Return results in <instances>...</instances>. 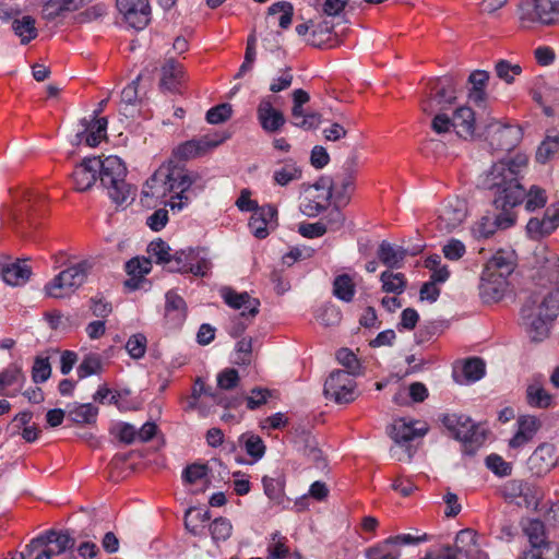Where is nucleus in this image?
Here are the masks:
<instances>
[{
  "label": "nucleus",
  "instance_id": "1",
  "mask_svg": "<svg viewBox=\"0 0 559 559\" xmlns=\"http://www.w3.org/2000/svg\"><path fill=\"white\" fill-rule=\"evenodd\" d=\"M484 186L492 193V203L496 209L508 211L522 203L526 198L525 209L535 211L547 202L546 191L532 186L528 192L521 185L514 163H497L484 179Z\"/></svg>",
  "mask_w": 559,
  "mask_h": 559
},
{
  "label": "nucleus",
  "instance_id": "2",
  "mask_svg": "<svg viewBox=\"0 0 559 559\" xmlns=\"http://www.w3.org/2000/svg\"><path fill=\"white\" fill-rule=\"evenodd\" d=\"M200 179L197 173L176 165H162L144 183L142 201L150 205V200L165 203L173 211H181L190 202L188 192Z\"/></svg>",
  "mask_w": 559,
  "mask_h": 559
},
{
  "label": "nucleus",
  "instance_id": "3",
  "mask_svg": "<svg viewBox=\"0 0 559 559\" xmlns=\"http://www.w3.org/2000/svg\"><path fill=\"white\" fill-rule=\"evenodd\" d=\"M558 312L559 289L543 296L534 293L527 297L521 309V319L533 341L547 336L548 324L557 318Z\"/></svg>",
  "mask_w": 559,
  "mask_h": 559
},
{
  "label": "nucleus",
  "instance_id": "4",
  "mask_svg": "<svg viewBox=\"0 0 559 559\" xmlns=\"http://www.w3.org/2000/svg\"><path fill=\"white\" fill-rule=\"evenodd\" d=\"M99 165L98 179L111 201L117 205L133 201L136 189L126 181L127 167L121 158L115 155L99 157Z\"/></svg>",
  "mask_w": 559,
  "mask_h": 559
},
{
  "label": "nucleus",
  "instance_id": "5",
  "mask_svg": "<svg viewBox=\"0 0 559 559\" xmlns=\"http://www.w3.org/2000/svg\"><path fill=\"white\" fill-rule=\"evenodd\" d=\"M428 430L429 427L425 423L417 420L407 421L405 418L395 419L392 424L390 437L395 442L396 447L391 448V456L401 462H411L415 450L409 442L415 438L424 437Z\"/></svg>",
  "mask_w": 559,
  "mask_h": 559
},
{
  "label": "nucleus",
  "instance_id": "6",
  "mask_svg": "<svg viewBox=\"0 0 559 559\" xmlns=\"http://www.w3.org/2000/svg\"><path fill=\"white\" fill-rule=\"evenodd\" d=\"M87 260L69 266L45 285V293L52 298H64L83 285L92 270Z\"/></svg>",
  "mask_w": 559,
  "mask_h": 559
},
{
  "label": "nucleus",
  "instance_id": "7",
  "mask_svg": "<svg viewBox=\"0 0 559 559\" xmlns=\"http://www.w3.org/2000/svg\"><path fill=\"white\" fill-rule=\"evenodd\" d=\"M212 263L202 249H181L171 253L166 265L169 272L191 273L195 276L207 275Z\"/></svg>",
  "mask_w": 559,
  "mask_h": 559
},
{
  "label": "nucleus",
  "instance_id": "8",
  "mask_svg": "<svg viewBox=\"0 0 559 559\" xmlns=\"http://www.w3.org/2000/svg\"><path fill=\"white\" fill-rule=\"evenodd\" d=\"M481 135L495 151H511L521 140L522 132L518 126L491 120L486 123Z\"/></svg>",
  "mask_w": 559,
  "mask_h": 559
},
{
  "label": "nucleus",
  "instance_id": "9",
  "mask_svg": "<svg viewBox=\"0 0 559 559\" xmlns=\"http://www.w3.org/2000/svg\"><path fill=\"white\" fill-rule=\"evenodd\" d=\"M428 539L427 534L414 536L412 534H399L391 536L366 550L367 559H399L401 557V547L407 545H417Z\"/></svg>",
  "mask_w": 559,
  "mask_h": 559
},
{
  "label": "nucleus",
  "instance_id": "10",
  "mask_svg": "<svg viewBox=\"0 0 559 559\" xmlns=\"http://www.w3.org/2000/svg\"><path fill=\"white\" fill-rule=\"evenodd\" d=\"M440 420L453 438L459 441L480 444L485 440L484 432L465 415L444 414Z\"/></svg>",
  "mask_w": 559,
  "mask_h": 559
},
{
  "label": "nucleus",
  "instance_id": "11",
  "mask_svg": "<svg viewBox=\"0 0 559 559\" xmlns=\"http://www.w3.org/2000/svg\"><path fill=\"white\" fill-rule=\"evenodd\" d=\"M520 20L524 26L538 22L551 24L559 21V0H534L521 8Z\"/></svg>",
  "mask_w": 559,
  "mask_h": 559
},
{
  "label": "nucleus",
  "instance_id": "12",
  "mask_svg": "<svg viewBox=\"0 0 559 559\" xmlns=\"http://www.w3.org/2000/svg\"><path fill=\"white\" fill-rule=\"evenodd\" d=\"M355 388L356 383L349 372L335 370L324 383V395L338 404L349 403L356 397Z\"/></svg>",
  "mask_w": 559,
  "mask_h": 559
},
{
  "label": "nucleus",
  "instance_id": "13",
  "mask_svg": "<svg viewBox=\"0 0 559 559\" xmlns=\"http://www.w3.org/2000/svg\"><path fill=\"white\" fill-rule=\"evenodd\" d=\"M456 82L453 76L444 75L437 78L430 82L431 92L433 96L423 102L421 109L426 114H431L435 110V103L442 109L447 105H451L456 99Z\"/></svg>",
  "mask_w": 559,
  "mask_h": 559
},
{
  "label": "nucleus",
  "instance_id": "14",
  "mask_svg": "<svg viewBox=\"0 0 559 559\" xmlns=\"http://www.w3.org/2000/svg\"><path fill=\"white\" fill-rule=\"evenodd\" d=\"M467 217V203L459 198L450 199L440 209L437 227L440 231H454Z\"/></svg>",
  "mask_w": 559,
  "mask_h": 559
},
{
  "label": "nucleus",
  "instance_id": "15",
  "mask_svg": "<svg viewBox=\"0 0 559 559\" xmlns=\"http://www.w3.org/2000/svg\"><path fill=\"white\" fill-rule=\"evenodd\" d=\"M117 8L129 26L134 29H143L151 20L148 0H117Z\"/></svg>",
  "mask_w": 559,
  "mask_h": 559
},
{
  "label": "nucleus",
  "instance_id": "16",
  "mask_svg": "<svg viewBox=\"0 0 559 559\" xmlns=\"http://www.w3.org/2000/svg\"><path fill=\"white\" fill-rule=\"evenodd\" d=\"M226 140V136L207 134L200 139L189 140L174 150V155L179 159L188 160L204 155L212 148L217 147Z\"/></svg>",
  "mask_w": 559,
  "mask_h": 559
},
{
  "label": "nucleus",
  "instance_id": "17",
  "mask_svg": "<svg viewBox=\"0 0 559 559\" xmlns=\"http://www.w3.org/2000/svg\"><path fill=\"white\" fill-rule=\"evenodd\" d=\"M513 224L514 218L510 213L502 211V213L497 216L485 215L480 217L471 226V234L476 240L488 239L493 236L498 228H509Z\"/></svg>",
  "mask_w": 559,
  "mask_h": 559
},
{
  "label": "nucleus",
  "instance_id": "18",
  "mask_svg": "<svg viewBox=\"0 0 559 559\" xmlns=\"http://www.w3.org/2000/svg\"><path fill=\"white\" fill-rule=\"evenodd\" d=\"M49 544H55L57 547L56 554L61 555L68 550H71L75 546V538L72 537L68 531H47L45 534L33 538L28 545H26V551L33 554L40 547H47Z\"/></svg>",
  "mask_w": 559,
  "mask_h": 559
},
{
  "label": "nucleus",
  "instance_id": "19",
  "mask_svg": "<svg viewBox=\"0 0 559 559\" xmlns=\"http://www.w3.org/2000/svg\"><path fill=\"white\" fill-rule=\"evenodd\" d=\"M257 118L261 128L267 133L278 132L286 122L284 114L273 106L270 96L261 98L257 108Z\"/></svg>",
  "mask_w": 559,
  "mask_h": 559
},
{
  "label": "nucleus",
  "instance_id": "20",
  "mask_svg": "<svg viewBox=\"0 0 559 559\" xmlns=\"http://www.w3.org/2000/svg\"><path fill=\"white\" fill-rule=\"evenodd\" d=\"M99 157H85L75 166L72 173V179L78 191L90 190L98 179Z\"/></svg>",
  "mask_w": 559,
  "mask_h": 559
},
{
  "label": "nucleus",
  "instance_id": "21",
  "mask_svg": "<svg viewBox=\"0 0 559 559\" xmlns=\"http://www.w3.org/2000/svg\"><path fill=\"white\" fill-rule=\"evenodd\" d=\"M508 278L483 270L479 283V296L485 304L501 300L508 289Z\"/></svg>",
  "mask_w": 559,
  "mask_h": 559
},
{
  "label": "nucleus",
  "instance_id": "22",
  "mask_svg": "<svg viewBox=\"0 0 559 559\" xmlns=\"http://www.w3.org/2000/svg\"><path fill=\"white\" fill-rule=\"evenodd\" d=\"M224 301L234 309H241L240 318H254L259 313L260 301L247 292L238 293L229 287L222 290Z\"/></svg>",
  "mask_w": 559,
  "mask_h": 559
},
{
  "label": "nucleus",
  "instance_id": "23",
  "mask_svg": "<svg viewBox=\"0 0 559 559\" xmlns=\"http://www.w3.org/2000/svg\"><path fill=\"white\" fill-rule=\"evenodd\" d=\"M558 462L559 456L556 455L555 445L551 443H543L531 454L527 464L532 473L540 476L548 473Z\"/></svg>",
  "mask_w": 559,
  "mask_h": 559
},
{
  "label": "nucleus",
  "instance_id": "24",
  "mask_svg": "<svg viewBox=\"0 0 559 559\" xmlns=\"http://www.w3.org/2000/svg\"><path fill=\"white\" fill-rule=\"evenodd\" d=\"M26 377L17 362L9 365L0 372V396H15L24 386Z\"/></svg>",
  "mask_w": 559,
  "mask_h": 559
},
{
  "label": "nucleus",
  "instance_id": "25",
  "mask_svg": "<svg viewBox=\"0 0 559 559\" xmlns=\"http://www.w3.org/2000/svg\"><path fill=\"white\" fill-rule=\"evenodd\" d=\"M559 226V209L548 207L543 218L533 217L526 225L528 235L538 239L551 234Z\"/></svg>",
  "mask_w": 559,
  "mask_h": 559
},
{
  "label": "nucleus",
  "instance_id": "26",
  "mask_svg": "<svg viewBox=\"0 0 559 559\" xmlns=\"http://www.w3.org/2000/svg\"><path fill=\"white\" fill-rule=\"evenodd\" d=\"M277 210L271 204L261 206L255 211L249 221V228L252 235L259 239H264L269 236V226L275 223Z\"/></svg>",
  "mask_w": 559,
  "mask_h": 559
},
{
  "label": "nucleus",
  "instance_id": "27",
  "mask_svg": "<svg viewBox=\"0 0 559 559\" xmlns=\"http://www.w3.org/2000/svg\"><path fill=\"white\" fill-rule=\"evenodd\" d=\"M535 260L540 278H546L550 283L559 282V257L556 253L542 248L535 252Z\"/></svg>",
  "mask_w": 559,
  "mask_h": 559
},
{
  "label": "nucleus",
  "instance_id": "28",
  "mask_svg": "<svg viewBox=\"0 0 559 559\" xmlns=\"http://www.w3.org/2000/svg\"><path fill=\"white\" fill-rule=\"evenodd\" d=\"M183 78L182 64L173 58L166 59L160 69L159 86L169 92H177Z\"/></svg>",
  "mask_w": 559,
  "mask_h": 559
},
{
  "label": "nucleus",
  "instance_id": "29",
  "mask_svg": "<svg viewBox=\"0 0 559 559\" xmlns=\"http://www.w3.org/2000/svg\"><path fill=\"white\" fill-rule=\"evenodd\" d=\"M515 265L513 251L499 250L489 259L484 270L508 278L513 273Z\"/></svg>",
  "mask_w": 559,
  "mask_h": 559
},
{
  "label": "nucleus",
  "instance_id": "30",
  "mask_svg": "<svg viewBox=\"0 0 559 559\" xmlns=\"http://www.w3.org/2000/svg\"><path fill=\"white\" fill-rule=\"evenodd\" d=\"M31 275L32 269L26 263V260H17L1 269L3 281L11 286L24 285L29 280Z\"/></svg>",
  "mask_w": 559,
  "mask_h": 559
},
{
  "label": "nucleus",
  "instance_id": "31",
  "mask_svg": "<svg viewBox=\"0 0 559 559\" xmlns=\"http://www.w3.org/2000/svg\"><path fill=\"white\" fill-rule=\"evenodd\" d=\"M453 129L460 138L468 139L475 134V114L467 106L459 107L453 114Z\"/></svg>",
  "mask_w": 559,
  "mask_h": 559
},
{
  "label": "nucleus",
  "instance_id": "32",
  "mask_svg": "<svg viewBox=\"0 0 559 559\" xmlns=\"http://www.w3.org/2000/svg\"><path fill=\"white\" fill-rule=\"evenodd\" d=\"M377 253L379 260L385 266L389 269H400L403 266L407 250L383 240L380 242Z\"/></svg>",
  "mask_w": 559,
  "mask_h": 559
},
{
  "label": "nucleus",
  "instance_id": "33",
  "mask_svg": "<svg viewBox=\"0 0 559 559\" xmlns=\"http://www.w3.org/2000/svg\"><path fill=\"white\" fill-rule=\"evenodd\" d=\"M519 429L513 438L510 439L509 445L513 449L521 448L528 443L538 429V420L534 416H525L518 420Z\"/></svg>",
  "mask_w": 559,
  "mask_h": 559
},
{
  "label": "nucleus",
  "instance_id": "34",
  "mask_svg": "<svg viewBox=\"0 0 559 559\" xmlns=\"http://www.w3.org/2000/svg\"><path fill=\"white\" fill-rule=\"evenodd\" d=\"M165 316L174 323L180 325L187 317V305L181 296L174 292H168L165 296Z\"/></svg>",
  "mask_w": 559,
  "mask_h": 559
},
{
  "label": "nucleus",
  "instance_id": "35",
  "mask_svg": "<svg viewBox=\"0 0 559 559\" xmlns=\"http://www.w3.org/2000/svg\"><path fill=\"white\" fill-rule=\"evenodd\" d=\"M522 528L533 548L548 546L546 543L545 525L540 520L527 519L522 522Z\"/></svg>",
  "mask_w": 559,
  "mask_h": 559
},
{
  "label": "nucleus",
  "instance_id": "36",
  "mask_svg": "<svg viewBox=\"0 0 559 559\" xmlns=\"http://www.w3.org/2000/svg\"><path fill=\"white\" fill-rule=\"evenodd\" d=\"M84 126V131L76 134L78 141H81V136L84 132L88 131L86 134V144L91 147L97 146L102 139L106 136V130H107V119L106 118H99L95 119L92 126L87 123L86 120L82 121Z\"/></svg>",
  "mask_w": 559,
  "mask_h": 559
},
{
  "label": "nucleus",
  "instance_id": "37",
  "mask_svg": "<svg viewBox=\"0 0 559 559\" xmlns=\"http://www.w3.org/2000/svg\"><path fill=\"white\" fill-rule=\"evenodd\" d=\"M98 408L91 403L69 405L68 417L75 424H92L96 420Z\"/></svg>",
  "mask_w": 559,
  "mask_h": 559
},
{
  "label": "nucleus",
  "instance_id": "38",
  "mask_svg": "<svg viewBox=\"0 0 559 559\" xmlns=\"http://www.w3.org/2000/svg\"><path fill=\"white\" fill-rule=\"evenodd\" d=\"M12 29L15 35L20 37L21 44H28L37 37V28L35 27V19L29 15H24L21 19H15L12 22Z\"/></svg>",
  "mask_w": 559,
  "mask_h": 559
},
{
  "label": "nucleus",
  "instance_id": "39",
  "mask_svg": "<svg viewBox=\"0 0 559 559\" xmlns=\"http://www.w3.org/2000/svg\"><path fill=\"white\" fill-rule=\"evenodd\" d=\"M489 80V74L484 70H475L469 74L468 82L473 85L468 98L475 104H481L486 98L484 87Z\"/></svg>",
  "mask_w": 559,
  "mask_h": 559
},
{
  "label": "nucleus",
  "instance_id": "40",
  "mask_svg": "<svg viewBox=\"0 0 559 559\" xmlns=\"http://www.w3.org/2000/svg\"><path fill=\"white\" fill-rule=\"evenodd\" d=\"M141 76H136L131 83H129L121 92V107L120 114L126 117L133 115V107L139 102L138 87Z\"/></svg>",
  "mask_w": 559,
  "mask_h": 559
},
{
  "label": "nucleus",
  "instance_id": "41",
  "mask_svg": "<svg viewBox=\"0 0 559 559\" xmlns=\"http://www.w3.org/2000/svg\"><path fill=\"white\" fill-rule=\"evenodd\" d=\"M380 281L382 283V290L388 294L401 295L407 285L403 273H393L389 270L381 273Z\"/></svg>",
  "mask_w": 559,
  "mask_h": 559
},
{
  "label": "nucleus",
  "instance_id": "42",
  "mask_svg": "<svg viewBox=\"0 0 559 559\" xmlns=\"http://www.w3.org/2000/svg\"><path fill=\"white\" fill-rule=\"evenodd\" d=\"M356 287L348 274H341L334 278L333 295L342 301L350 302L355 296Z\"/></svg>",
  "mask_w": 559,
  "mask_h": 559
},
{
  "label": "nucleus",
  "instance_id": "43",
  "mask_svg": "<svg viewBox=\"0 0 559 559\" xmlns=\"http://www.w3.org/2000/svg\"><path fill=\"white\" fill-rule=\"evenodd\" d=\"M264 493L274 503L280 504L284 499V479L276 473L275 476H264L262 478Z\"/></svg>",
  "mask_w": 559,
  "mask_h": 559
},
{
  "label": "nucleus",
  "instance_id": "44",
  "mask_svg": "<svg viewBox=\"0 0 559 559\" xmlns=\"http://www.w3.org/2000/svg\"><path fill=\"white\" fill-rule=\"evenodd\" d=\"M526 401L530 406L547 408L551 405L552 396L539 384H530L526 389Z\"/></svg>",
  "mask_w": 559,
  "mask_h": 559
},
{
  "label": "nucleus",
  "instance_id": "45",
  "mask_svg": "<svg viewBox=\"0 0 559 559\" xmlns=\"http://www.w3.org/2000/svg\"><path fill=\"white\" fill-rule=\"evenodd\" d=\"M287 542V537L283 536L280 532L273 533L267 544V559H288L289 548Z\"/></svg>",
  "mask_w": 559,
  "mask_h": 559
},
{
  "label": "nucleus",
  "instance_id": "46",
  "mask_svg": "<svg viewBox=\"0 0 559 559\" xmlns=\"http://www.w3.org/2000/svg\"><path fill=\"white\" fill-rule=\"evenodd\" d=\"M296 445L299 452L313 462L322 459L321 450L318 448L316 439L309 433L302 432L296 440Z\"/></svg>",
  "mask_w": 559,
  "mask_h": 559
},
{
  "label": "nucleus",
  "instance_id": "47",
  "mask_svg": "<svg viewBox=\"0 0 559 559\" xmlns=\"http://www.w3.org/2000/svg\"><path fill=\"white\" fill-rule=\"evenodd\" d=\"M300 178L301 169L293 160L286 162L285 165L282 168L276 169L273 175L274 181L282 187Z\"/></svg>",
  "mask_w": 559,
  "mask_h": 559
},
{
  "label": "nucleus",
  "instance_id": "48",
  "mask_svg": "<svg viewBox=\"0 0 559 559\" xmlns=\"http://www.w3.org/2000/svg\"><path fill=\"white\" fill-rule=\"evenodd\" d=\"M478 546L476 544V532L471 528L461 530L456 536L454 542V547L457 552L463 555H468L472 550H475V547Z\"/></svg>",
  "mask_w": 559,
  "mask_h": 559
},
{
  "label": "nucleus",
  "instance_id": "49",
  "mask_svg": "<svg viewBox=\"0 0 559 559\" xmlns=\"http://www.w3.org/2000/svg\"><path fill=\"white\" fill-rule=\"evenodd\" d=\"M462 373L466 383L476 382L485 374V362L477 357L469 358L464 362Z\"/></svg>",
  "mask_w": 559,
  "mask_h": 559
},
{
  "label": "nucleus",
  "instance_id": "50",
  "mask_svg": "<svg viewBox=\"0 0 559 559\" xmlns=\"http://www.w3.org/2000/svg\"><path fill=\"white\" fill-rule=\"evenodd\" d=\"M147 252L151 258L155 259L157 264H160L166 269L171 257V248L167 242L162 239L154 240L148 245Z\"/></svg>",
  "mask_w": 559,
  "mask_h": 559
},
{
  "label": "nucleus",
  "instance_id": "51",
  "mask_svg": "<svg viewBox=\"0 0 559 559\" xmlns=\"http://www.w3.org/2000/svg\"><path fill=\"white\" fill-rule=\"evenodd\" d=\"M269 15H275L277 13H281V16L278 19V25L282 28H288L293 21L294 15V8L290 2L287 1H280L276 3H273L267 9Z\"/></svg>",
  "mask_w": 559,
  "mask_h": 559
},
{
  "label": "nucleus",
  "instance_id": "52",
  "mask_svg": "<svg viewBox=\"0 0 559 559\" xmlns=\"http://www.w3.org/2000/svg\"><path fill=\"white\" fill-rule=\"evenodd\" d=\"M559 151V135H547L536 151L537 162L545 164Z\"/></svg>",
  "mask_w": 559,
  "mask_h": 559
},
{
  "label": "nucleus",
  "instance_id": "53",
  "mask_svg": "<svg viewBox=\"0 0 559 559\" xmlns=\"http://www.w3.org/2000/svg\"><path fill=\"white\" fill-rule=\"evenodd\" d=\"M103 369L102 360L98 355L90 354L79 365L76 372L80 379L98 374Z\"/></svg>",
  "mask_w": 559,
  "mask_h": 559
},
{
  "label": "nucleus",
  "instance_id": "54",
  "mask_svg": "<svg viewBox=\"0 0 559 559\" xmlns=\"http://www.w3.org/2000/svg\"><path fill=\"white\" fill-rule=\"evenodd\" d=\"M495 71L497 76L508 84H511L515 76L520 75L522 68L520 64H513L508 60H499L496 63Z\"/></svg>",
  "mask_w": 559,
  "mask_h": 559
},
{
  "label": "nucleus",
  "instance_id": "55",
  "mask_svg": "<svg viewBox=\"0 0 559 559\" xmlns=\"http://www.w3.org/2000/svg\"><path fill=\"white\" fill-rule=\"evenodd\" d=\"M233 531V525L229 520L225 518L215 519L210 525V533L215 542L227 540Z\"/></svg>",
  "mask_w": 559,
  "mask_h": 559
},
{
  "label": "nucleus",
  "instance_id": "56",
  "mask_svg": "<svg viewBox=\"0 0 559 559\" xmlns=\"http://www.w3.org/2000/svg\"><path fill=\"white\" fill-rule=\"evenodd\" d=\"M240 441L243 442L248 455L255 460L261 459L265 453V444L263 440L255 435H242Z\"/></svg>",
  "mask_w": 559,
  "mask_h": 559
},
{
  "label": "nucleus",
  "instance_id": "57",
  "mask_svg": "<svg viewBox=\"0 0 559 559\" xmlns=\"http://www.w3.org/2000/svg\"><path fill=\"white\" fill-rule=\"evenodd\" d=\"M316 318L322 325L333 326L340 323L342 313L336 306L325 305L318 310Z\"/></svg>",
  "mask_w": 559,
  "mask_h": 559
},
{
  "label": "nucleus",
  "instance_id": "58",
  "mask_svg": "<svg viewBox=\"0 0 559 559\" xmlns=\"http://www.w3.org/2000/svg\"><path fill=\"white\" fill-rule=\"evenodd\" d=\"M147 340L142 333L133 334L126 344V349L133 359H140L145 355Z\"/></svg>",
  "mask_w": 559,
  "mask_h": 559
},
{
  "label": "nucleus",
  "instance_id": "59",
  "mask_svg": "<svg viewBox=\"0 0 559 559\" xmlns=\"http://www.w3.org/2000/svg\"><path fill=\"white\" fill-rule=\"evenodd\" d=\"M51 366L48 357L37 356L32 368V378L35 383H41L49 379Z\"/></svg>",
  "mask_w": 559,
  "mask_h": 559
},
{
  "label": "nucleus",
  "instance_id": "60",
  "mask_svg": "<svg viewBox=\"0 0 559 559\" xmlns=\"http://www.w3.org/2000/svg\"><path fill=\"white\" fill-rule=\"evenodd\" d=\"M233 114L231 105L228 103L212 107L206 112V121L211 124H218L227 121Z\"/></svg>",
  "mask_w": 559,
  "mask_h": 559
},
{
  "label": "nucleus",
  "instance_id": "61",
  "mask_svg": "<svg viewBox=\"0 0 559 559\" xmlns=\"http://www.w3.org/2000/svg\"><path fill=\"white\" fill-rule=\"evenodd\" d=\"M486 466L499 477H506L512 473V465L498 454L488 455L486 457Z\"/></svg>",
  "mask_w": 559,
  "mask_h": 559
},
{
  "label": "nucleus",
  "instance_id": "62",
  "mask_svg": "<svg viewBox=\"0 0 559 559\" xmlns=\"http://www.w3.org/2000/svg\"><path fill=\"white\" fill-rule=\"evenodd\" d=\"M354 174L344 171L341 186L334 189V199L337 204H346L348 202V190L353 188Z\"/></svg>",
  "mask_w": 559,
  "mask_h": 559
},
{
  "label": "nucleus",
  "instance_id": "63",
  "mask_svg": "<svg viewBox=\"0 0 559 559\" xmlns=\"http://www.w3.org/2000/svg\"><path fill=\"white\" fill-rule=\"evenodd\" d=\"M112 432L119 439L120 442L131 444L138 439L136 428L128 423H119L112 429Z\"/></svg>",
  "mask_w": 559,
  "mask_h": 559
},
{
  "label": "nucleus",
  "instance_id": "64",
  "mask_svg": "<svg viewBox=\"0 0 559 559\" xmlns=\"http://www.w3.org/2000/svg\"><path fill=\"white\" fill-rule=\"evenodd\" d=\"M321 222H323L326 233L337 231L344 226L345 216L338 206H334Z\"/></svg>",
  "mask_w": 559,
  "mask_h": 559
}]
</instances>
